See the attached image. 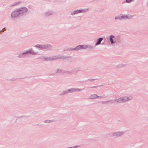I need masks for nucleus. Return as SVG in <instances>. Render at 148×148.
Returning <instances> with one entry per match:
<instances>
[{
  "label": "nucleus",
  "mask_w": 148,
  "mask_h": 148,
  "mask_svg": "<svg viewBox=\"0 0 148 148\" xmlns=\"http://www.w3.org/2000/svg\"><path fill=\"white\" fill-rule=\"evenodd\" d=\"M42 48H45V47H42Z\"/></svg>",
  "instance_id": "obj_10"
},
{
  "label": "nucleus",
  "mask_w": 148,
  "mask_h": 148,
  "mask_svg": "<svg viewBox=\"0 0 148 148\" xmlns=\"http://www.w3.org/2000/svg\"><path fill=\"white\" fill-rule=\"evenodd\" d=\"M127 18V16H122L121 17V18H119L120 19H122L126 18Z\"/></svg>",
  "instance_id": "obj_7"
},
{
  "label": "nucleus",
  "mask_w": 148,
  "mask_h": 148,
  "mask_svg": "<svg viewBox=\"0 0 148 148\" xmlns=\"http://www.w3.org/2000/svg\"><path fill=\"white\" fill-rule=\"evenodd\" d=\"M117 18H115V19H117Z\"/></svg>",
  "instance_id": "obj_11"
},
{
  "label": "nucleus",
  "mask_w": 148,
  "mask_h": 148,
  "mask_svg": "<svg viewBox=\"0 0 148 148\" xmlns=\"http://www.w3.org/2000/svg\"><path fill=\"white\" fill-rule=\"evenodd\" d=\"M19 13L17 11H14L12 12L11 14V16L12 17H15L17 16L19 14Z\"/></svg>",
  "instance_id": "obj_2"
},
{
  "label": "nucleus",
  "mask_w": 148,
  "mask_h": 148,
  "mask_svg": "<svg viewBox=\"0 0 148 148\" xmlns=\"http://www.w3.org/2000/svg\"><path fill=\"white\" fill-rule=\"evenodd\" d=\"M29 52H30V53H31L32 54H34V52H31V51H30V52H26V53H29Z\"/></svg>",
  "instance_id": "obj_9"
},
{
  "label": "nucleus",
  "mask_w": 148,
  "mask_h": 148,
  "mask_svg": "<svg viewBox=\"0 0 148 148\" xmlns=\"http://www.w3.org/2000/svg\"><path fill=\"white\" fill-rule=\"evenodd\" d=\"M97 97V96L96 95H92L91 96V98L92 99H95V98H96Z\"/></svg>",
  "instance_id": "obj_6"
},
{
  "label": "nucleus",
  "mask_w": 148,
  "mask_h": 148,
  "mask_svg": "<svg viewBox=\"0 0 148 148\" xmlns=\"http://www.w3.org/2000/svg\"><path fill=\"white\" fill-rule=\"evenodd\" d=\"M114 37L113 36H110V40L112 44L113 43V42L112 40V38H114Z\"/></svg>",
  "instance_id": "obj_5"
},
{
  "label": "nucleus",
  "mask_w": 148,
  "mask_h": 148,
  "mask_svg": "<svg viewBox=\"0 0 148 148\" xmlns=\"http://www.w3.org/2000/svg\"><path fill=\"white\" fill-rule=\"evenodd\" d=\"M103 40L102 38H99L97 40V42L96 44V45H98L102 41V40Z\"/></svg>",
  "instance_id": "obj_3"
},
{
  "label": "nucleus",
  "mask_w": 148,
  "mask_h": 148,
  "mask_svg": "<svg viewBox=\"0 0 148 148\" xmlns=\"http://www.w3.org/2000/svg\"><path fill=\"white\" fill-rule=\"evenodd\" d=\"M82 11V10H77V11H74L73 14H76L81 12Z\"/></svg>",
  "instance_id": "obj_4"
},
{
  "label": "nucleus",
  "mask_w": 148,
  "mask_h": 148,
  "mask_svg": "<svg viewBox=\"0 0 148 148\" xmlns=\"http://www.w3.org/2000/svg\"><path fill=\"white\" fill-rule=\"evenodd\" d=\"M87 47L86 45H79L75 49V50H79L81 49H86Z\"/></svg>",
  "instance_id": "obj_1"
},
{
  "label": "nucleus",
  "mask_w": 148,
  "mask_h": 148,
  "mask_svg": "<svg viewBox=\"0 0 148 148\" xmlns=\"http://www.w3.org/2000/svg\"><path fill=\"white\" fill-rule=\"evenodd\" d=\"M117 135H119V134H117Z\"/></svg>",
  "instance_id": "obj_12"
},
{
  "label": "nucleus",
  "mask_w": 148,
  "mask_h": 148,
  "mask_svg": "<svg viewBox=\"0 0 148 148\" xmlns=\"http://www.w3.org/2000/svg\"><path fill=\"white\" fill-rule=\"evenodd\" d=\"M125 100L124 99H119V101H120V102H124L125 101Z\"/></svg>",
  "instance_id": "obj_8"
}]
</instances>
